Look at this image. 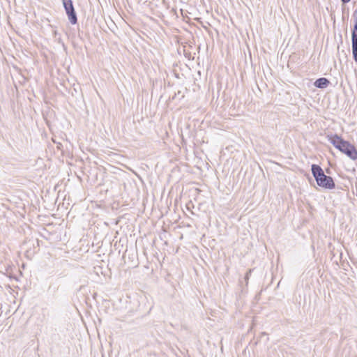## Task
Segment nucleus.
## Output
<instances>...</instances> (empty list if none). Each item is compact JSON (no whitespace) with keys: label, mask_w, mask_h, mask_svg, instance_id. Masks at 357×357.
<instances>
[{"label":"nucleus","mask_w":357,"mask_h":357,"mask_svg":"<svg viewBox=\"0 0 357 357\" xmlns=\"http://www.w3.org/2000/svg\"><path fill=\"white\" fill-rule=\"evenodd\" d=\"M330 84V81L325 77H320L314 82V86L319 89H325Z\"/></svg>","instance_id":"nucleus-5"},{"label":"nucleus","mask_w":357,"mask_h":357,"mask_svg":"<svg viewBox=\"0 0 357 357\" xmlns=\"http://www.w3.org/2000/svg\"><path fill=\"white\" fill-rule=\"evenodd\" d=\"M251 272H252V270L250 269L249 271H247L246 274H245V282H246V284H248V280H249V277L251 274Z\"/></svg>","instance_id":"nucleus-7"},{"label":"nucleus","mask_w":357,"mask_h":357,"mask_svg":"<svg viewBox=\"0 0 357 357\" xmlns=\"http://www.w3.org/2000/svg\"><path fill=\"white\" fill-rule=\"evenodd\" d=\"M353 17L354 20V25L351 30V33H357V8L354 12Z\"/></svg>","instance_id":"nucleus-6"},{"label":"nucleus","mask_w":357,"mask_h":357,"mask_svg":"<svg viewBox=\"0 0 357 357\" xmlns=\"http://www.w3.org/2000/svg\"><path fill=\"white\" fill-rule=\"evenodd\" d=\"M351 47L353 59L357 63V33H351Z\"/></svg>","instance_id":"nucleus-4"},{"label":"nucleus","mask_w":357,"mask_h":357,"mask_svg":"<svg viewBox=\"0 0 357 357\" xmlns=\"http://www.w3.org/2000/svg\"><path fill=\"white\" fill-rule=\"evenodd\" d=\"M312 174L317 182V184L323 188L332 190L335 187L333 178L324 174L322 168L316 164L311 166Z\"/></svg>","instance_id":"nucleus-2"},{"label":"nucleus","mask_w":357,"mask_h":357,"mask_svg":"<svg viewBox=\"0 0 357 357\" xmlns=\"http://www.w3.org/2000/svg\"><path fill=\"white\" fill-rule=\"evenodd\" d=\"M328 140L337 150L345 154L350 159L356 160L357 159V150L355 146L349 142L344 140L337 135H328Z\"/></svg>","instance_id":"nucleus-1"},{"label":"nucleus","mask_w":357,"mask_h":357,"mask_svg":"<svg viewBox=\"0 0 357 357\" xmlns=\"http://www.w3.org/2000/svg\"><path fill=\"white\" fill-rule=\"evenodd\" d=\"M66 13L68 15V20L72 24H75L77 22V17L75 13L72 0H61Z\"/></svg>","instance_id":"nucleus-3"},{"label":"nucleus","mask_w":357,"mask_h":357,"mask_svg":"<svg viewBox=\"0 0 357 357\" xmlns=\"http://www.w3.org/2000/svg\"><path fill=\"white\" fill-rule=\"evenodd\" d=\"M350 1H351V0H341V1L342 2V3H344V4L349 3Z\"/></svg>","instance_id":"nucleus-8"},{"label":"nucleus","mask_w":357,"mask_h":357,"mask_svg":"<svg viewBox=\"0 0 357 357\" xmlns=\"http://www.w3.org/2000/svg\"><path fill=\"white\" fill-rule=\"evenodd\" d=\"M261 335H267V334H266V333L263 332V333H261Z\"/></svg>","instance_id":"nucleus-9"}]
</instances>
